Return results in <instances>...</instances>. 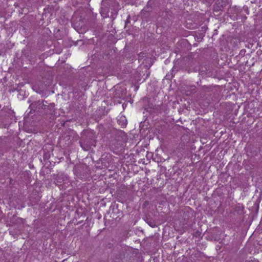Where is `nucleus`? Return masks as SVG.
I'll use <instances>...</instances> for the list:
<instances>
[{"instance_id":"obj_1","label":"nucleus","mask_w":262,"mask_h":262,"mask_svg":"<svg viewBox=\"0 0 262 262\" xmlns=\"http://www.w3.org/2000/svg\"><path fill=\"white\" fill-rule=\"evenodd\" d=\"M81 146L82 148H83L84 149V150H88L87 148H84V147L82 146V145H81Z\"/></svg>"}]
</instances>
